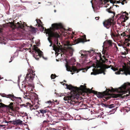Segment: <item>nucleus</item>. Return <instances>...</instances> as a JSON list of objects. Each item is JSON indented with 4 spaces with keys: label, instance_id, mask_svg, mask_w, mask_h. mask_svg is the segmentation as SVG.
Masks as SVG:
<instances>
[{
    "label": "nucleus",
    "instance_id": "1",
    "mask_svg": "<svg viewBox=\"0 0 130 130\" xmlns=\"http://www.w3.org/2000/svg\"><path fill=\"white\" fill-rule=\"evenodd\" d=\"M85 92L93 93L94 94L97 95L98 97L101 98L103 97L105 98L107 100L110 98L109 96L106 97L109 94L108 92L104 91L102 93L92 90L89 88H87L86 86L81 85L79 88L74 86V104L79 105L81 102V101L80 100L82 99L81 96L80 95H83Z\"/></svg>",
    "mask_w": 130,
    "mask_h": 130
},
{
    "label": "nucleus",
    "instance_id": "2",
    "mask_svg": "<svg viewBox=\"0 0 130 130\" xmlns=\"http://www.w3.org/2000/svg\"><path fill=\"white\" fill-rule=\"evenodd\" d=\"M63 27L61 23H54L52 25V27L49 29H44L45 32L48 34V41H51L53 39L54 41H61L62 38V35L66 36L68 33Z\"/></svg>",
    "mask_w": 130,
    "mask_h": 130
},
{
    "label": "nucleus",
    "instance_id": "3",
    "mask_svg": "<svg viewBox=\"0 0 130 130\" xmlns=\"http://www.w3.org/2000/svg\"><path fill=\"white\" fill-rule=\"evenodd\" d=\"M104 59H102L101 57V55L100 54L99 56V57L100 58V60L102 61V62H101L100 60H96V67L97 68H100V69L99 70V71H101V73H103L104 74H105L104 72L105 71L106 69L111 67V69L115 71V68L111 65L110 66L107 65L106 64H104V63H105L107 61V59L106 58L105 56H103Z\"/></svg>",
    "mask_w": 130,
    "mask_h": 130
},
{
    "label": "nucleus",
    "instance_id": "4",
    "mask_svg": "<svg viewBox=\"0 0 130 130\" xmlns=\"http://www.w3.org/2000/svg\"><path fill=\"white\" fill-rule=\"evenodd\" d=\"M63 85H65L66 86L67 89H69L71 91L70 93L69 92L68 96H65L63 99L65 101H68V102L70 105L73 104V101L72 100L73 99V86L71 85H68L67 84L64 83Z\"/></svg>",
    "mask_w": 130,
    "mask_h": 130
},
{
    "label": "nucleus",
    "instance_id": "5",
    "mask_svg": "<svg viewBox=\"0 0 130 130\" xmlns=\"http://www.w3.org/2000/svg\"><path fill=\"white\" fill-rule=\"evenodd\" d=\"M32 52L33 54V56L37 60H38L39 58L41 57L45 60L47 59V58H44L43 56V52L41 51L36 45H34L32 47Z\"/></svg>",
    "mask_w": 130,
    "mask_h": 130
},
{
    "label": "nucleus",
    "instance_id": "6",
    "mask_svg": "<svg viewBox=\"0 0 130 130\" xmlns=\"http://www.w3.org/2000/svg\"><path fill=\"white\" fill-rule=\"evenodd\" d=\"M21 22V21H20V23L18 22L17 24H15V23L13 22H10V26L13 30L16 28L23 29L25 26H27V25L26 23L25 24V22Z\"/></svg>",
    "mask_w": 130,
    "mask_h": 130
},
{
    "label": "nucleus",
    "instance_id": "7",
    "mask_svg": "<svg viewBox=\"0 0 130 130\" xmlns=\"http://www.w3.org/2000/svg\"><path fill=\"white\" fill-rule=\"evenodd\" d=\"M119 89L120 90L119 92L122 93V94H125L127 93L130 94V84L129 83L127 85L125 84L120 87Z\"/></svg>",
    "mask_w": 130,
    "mask_h": 130
},
{
    "label": "nucleus",
    "instance_id": "8",
    "mask_svg": "<svg viewBox=\"0 0 130 130\" xmlns=\"http://www.w3.org/2000/svg\"><path fill=\"white\" fill-rule=\"evenodd\" d=\"M117 74H124L126 75H130V68L124 66H122V68H120L119 71L117 72Z\"/></svg>",
    "mask_w": 130,
    "mask_h": 130
},
{
    "label": "nucleus",
    "instance_id": "9",
    "mask_svg": "<svg viewBox=\"0 0 130 130\" xmlns=\"http://www.w3.org/2000/svg\"><path fill=\"white\" fill-rule=\"evenodd\" d=\"M28 72L29 73L27 74L25 79L26 81L31 82L35 75V74L33 70H32L31 69H29L28 70Z\"/></svg>",
    "mask_w": 130,
    "mask_h": 130
},
{
    "label": "nucleus",
    "instance_id": "10",
    "mask_svg": "<svg viewBox=\"0 0 130 130\" xmlns=\"http://www.w3.org/2000/svg\"><path fill=\"white\" fill-rule=\"evenodd\" d=\"M67 70L68 71H70L72 75L73 74V60L71 59L67 62L66 65Z\"/></svg>",
    "mask_w": 130,
    "mask_h": 130
},
{
    "label": "nucleus",
    "instance_id": "11",
    "mask_svg": "<svg viewBox=\"0 0 130 130\" xmlns=\"http://www.w3.org/2000/svg\"><path fill=\"white\" fill-rule=\"evenodd\" d=\"M103 24L104 27L107 29H109L110 27H111V31L112 28L114 29L117 28L116 26L113 24L112 22L109 21L103 22Z\"/></svg>",
    "mask_w": 130,
    "mask_h": 130
},
{
    "label": "nucleus",
    "instance_id": "12",
    "mask_svg": "<svg viewBox=\"0 0 130 130\" xmlns=\"http://www.w3.org/2000/svg\"><path fill=\"white\" fill-rule=\"evenodd\" d=\"M106 0H98L96 1L95 3V9L97 10L100 9V8L103 6V2Z\"/></svg>",
    "mask_w": 130,
    "mask_h": 130
},
{
    "label": "nucleus",
    "instance_id": "13",
    "mask_svg": "<svg viewBox=\"0 0 130 130\" xmlns=\"http://www.w3.org/2000/svg\"><path fill=\"white\" fill-rule=\"evenodd\" d=\"M122 14L121 15L120 14H119V16L120 15V19H122L123 20L122 21L124 22H125L128 19L127 17L128 14V13H127L126 11L124 12H121Z\"/></svg>",
    "mask_w": 130,
    "mask_h": 130
},
{
    "label": "nucleus",
    "instance_id": "14",
    "mask_svg": "<svg viewBox=\"0 0 130 130\" xmlns=\"http://www.w3.org/2000/svg\"><path fill=\"white\" fill-rule=\"evenodd\" d=\"M90 67H87L86 68H82L81 69H78L75 67V66H74V74L76 72V73H77L79 71L81 70H84L85 71H87V70L90 68Z\"/></svg>",
    "mask_w": 130,
    "mask_h": 130
},
{
    "label": "nucleus",
    "instance_id": "15",
    "mask_svg": "<svg viewBox=\"0 0 130 130\" xmlns=\"http://www.w3.org/2000/svg\"><path fill=\"white\" fill-rule=\"evenodd\" d=\"M13 103L12 102L9 105H6L3 104L2 103H0V108H1L2 107H3L4 106H6L7 107L10 109L11 110L13 109Z\"/></svg>",
    "mask_w": 130,
    "mask_h": 130
},
{
    "label": "nucleus",
    "instance_id": "16",
    "mask_svg": "<svg viewBox=\"0 0 130 130\" xmlns=\"http://www.w3.org/2000/svg\"><path fill=\"white\" fill-rule=\"evenodd\" d=\"M43 120V122L42 126L43 127H47L49 126V124L48 123L49 121H48L47 120L45 119L44 117H43L42 118Z\"/></svg>",
    "mask_w": 130,
    "mask_h": 130
},
{
    "label": "nucleus",
    "instance_id": "17",
    "mask_svg": "<svg viewBox=\"0 0 130 130\" xmlns=\"http://www.w3.org/2000/svg\"><path fill=\"white\" fill-rule=\"evenodd\" d=\"M23 121L20 119H16L14 120L13 122V123H14L13 124L17 125H22L23 124Z\"/></svg>",
    "mask_w": 130,
    "mask_h": 130
},
{
    "label": "nucleus",
    "instance_id": "18",
    "mask_svg": "<svg viewBox=\"0 0 130 130\" xmlns=\"http://www.w3.org/2000/svg\"><path fill=\"white\" fill-rule=\"evenodd\" d=\"M40 112H39L38 113H41L42 114V116H44V114H45L46 115H47V113L49 112V111L48 110L45 109H41L39 110Z\"/></svg>",
    "mask_w": 130,
    "mask_h": 130
},
{
    "label": "nucleus",
    "instance_id": "19",
    "mask_svg": "<svg viewBox=\"0 0 130 130\" xmlns=\"http://www.w3.org/2000/svg\"><path fill=\"white\" fill-rule=\"evenodd\" d=\"M112 41H105L103 43L104 45L107 47H110L112 46Z\"/></svg>",
    "mask_w": 130,
    "mask_h": 130
},
{
    "label": "nucleus",
    "instance_id": "20",
    "mask_svg": "<svg viewBox=\"0 0 130 130\" xmlns=\"http://www.w3.org/2000/svg\"><path fill=\"white\" fill-rule=\"evenodd\" d=\"M79 37L80 38L79 40L75 41H90V39L86 40V35L84 34H83V36L80 37Z\"/></svg>",
    "mask_w": 130,
    "mask_h": 130
},
{
    "label": "nucleus",
    "instance_id": "21",
    "mask_svg": "<svg viewBox=\"0 0 130 130\" xmlns=\"http://www.w3.org/2000/svg\"><path fill=\"white\" fill-rule=\"evenodd\" d=\"M99 70L100 69H98L97 70H96L95 69H93V72L91 73V74L95 75L99 73H101V71H99Z\"/></svg>",
    "mask_w": 130,
    "mask_h": 130
},
{
    "label": "nucleus",
    "instance_id": "22",
    "mask_svg": "<svg viewBox=\"0 0 130 130\" xmlns=\"http://www.w3.org/2000/svg\"><path fill=\"white\" fill-rule=\"evenodd\" d=\"M3 97H4L7 98H9L11 99L12 100V99H14V95L13 94H9L8 95L5 94Z\"/></svg>",
    "mask_w": 130,
    "mask_h": 130
},
{
    "label": "nucleus",
    "instance_id": "23",
    "mask_svg": "<svg viewBox=\"0 0 130 130\" xmlns=\"http://www.w3.org/2000/svg\"><path fill=\"white\" fill-rule=\"evenodd\" d=\"M14 100H15L17 102H18V103H21L22 101L21 98L15 96V97H14Z\"/></svg>",
    "mask_w": 130,
    "mask_h": 130
},
{
    "label": "nucleus",
    "instance_id": "24",
    "mask_svg": "<svg viewBox=\"0 0 130 130\" xmlns=\"http://www.w3.org/2000/svg\"><path fill=\"white\" fill-rule=\"evenodd\" d=\"M32 87L33 85L29 83H28L27 84H26L24 86V87H25V88H26L27 89L28 88H32Z\"/></svg>",
    "mask_w": 130,
    "mask_h": 130
},
{
    "label": "nucleus",
    "instance_id": "25",
    "mask_svg": "<svg viewBox=\"0 0 130 130\" xmlns=\"http://www.w3.org/2000/svg\"><path fill=\"white\" fill-rule=\"evenodd\" d=\"M127 3V1L126 0H121V1L120 2H119V1H117L116 2V4L121 3L122 5H124L125 3L126 4Z\"/></svg>",
    "mask_w": 130,
    "mask_h": 130
},
{
    "label": "nucleus",
    "instance_id": "26",
    "mask_svg": "<svg viewBox=\"0 0 130 130\" xmlns=\"http://www.w3.org/2000/svg\"><path fill=\"white\" fill-rule=\"evenodd\" d=\"M36 21H37V24H38V26L39 27H40V26H41V25H42V22L41 21L40 19H36Z\"/></svg>",
    "mask_w": 130,
    "mask_h": 130
},
{
    "label": "nucleus",
    "instance_id": "27",
    "mask_svg": "<svg viewBox=\"0 0 130 130\" xmlns=\"http://www.w3.org/2000/svg\"><path fill=\"white\" fill-rule=\"evenodd\" d=\"M29 30L32 32L35 33L36 32L35 28L32 26H30L29 27Z\"/></svg>",
    "mask_w": 130,
    "mask_h": 130
},
{
    "label": "nucleus",
    "instance_id": "28",
    "mask_svg": "<svg viewBox=\"0 0 130 130\" xmlns=\"http://www.w3.org/2000/svg\"><path fill=\"white\" fill-rule=\"evenodd\" d=\"M25 46L26 47H28L29 48H30L32 46V45L31 43H30V42L29 41L28 42H26V43L25 44Z\"/></svg>",
    "mask_w": 130,
    "mask_h": 130
},
{
    "label": "nucleus",
    "instance_id": "29",
    "mask_svg": "<svg viewBox=\"0 0 130 130\" xmlns=\"http://www.w3.org/2000/svg\"><path fill=\"white\" fill-rule=\"evenodd\" d=\"M77 32H75V31H74V39H74V40H79L80 39V38H79V37H81V36H83V35L82 36H79V37L77 39H76V37H75V36H74L76 35V34H77Z\"/></svg>",
    "mask_w": 130,
    "mask_h": 130
},
{
    "label": "nucleus",
    "instance_id": "30",
    "mask_svg": "<svg viewBox=\"0 0 130 130\" xmlns=\"http://www.w3.org/2000/svg\"><path fill=\"white\" fill-rule=\"evenodd\" d=\"M106 11L109 13H113V14H115V13L110 10V9L107 8L106 9Z\"/></svg>",
    "mask_w": 130,
    "mask_h": 130
},
{
    "label": "nucleus",
    "instance_id": "31",
    "mask_svg": "<svg viewBox=\"0 0 130 130\" xmlns=\"http://www.w3.org/2000/svg\"><path fill=\"white\" fill-rule=\"evenodd\" d=\"M47 118L46 119L48 121H49V122H52L53 120V119L52 118L50 117H49L48 115H47Z\"/></svg>",
    "mask_w": 130,
    "mask_h": 130
},
{
    "label": "nucleus",
    "instance_id": "32",
    "mask_svg": "<svg viewBox=\"0 0 130 130\" xmlns=\"http://www.w3.org/2000/svg\"><path fill=\"white\" fill-rule=\"evenodd\" d=\"M55 43H56L57 46L59 48H60V47H61L62 46L61 45H60V42L58 43V41H55Z\"/></svg>",
    "mask_w": 130,
    "mask_h": 130
},
{
    "label": "nucleus",
    "instance_id": "33",
    "mask_svg": "<svg viewBox=\"0 0 130 130\" xmlns=\"http://www.w3.org/2000/svg\"><path fill=\"white\" fill-rule=\"evenodd\" d=\"M81 56L82 57V58L83 57H84L85 58H86L87 56V54H81Z\"/></svg>",
    "mask_w": 130,
    "mask_h": 130
},
{
    "label": "nucleus",
    "instance_id": "34",
    "mask_svg": "<svg viewBox=\"0 0 130 130\" xmlns=\"http://www.w3.org/2000/svg\"><path fill=\"white\" fill-rule=\"evenodd\" d=\"M56 77V76L55 74H52L51 75V77L52 79H54Z\"/></svg>",
    "mask_w": 130,
    "mask_h": 130
},
{
    "label": "nucleus",
    "instance_id": "35",
    "mask_svg": "<svg viewBox=\"0 0 130 130\" xmlns=\"http://www.w3.org/2000/svg\"><path fill=\"white\" fill-rule=\"evenodd\" d=\"M121 96L120 94H115L114 95L113 97L114 98H117Z\"/></svg>",
    "mask_w": 130,
    "mask_h": 130
},
{
    "label": "nucleus",
    "instance_id": "36",
    "mask_svg": "<svg viewBox=\"0 0 130 130\" xmlns=\"http://www.w3.org/2000/svg\"><path fill=\"white\" fill-rule=\"evenodd\" d=\"M107 107L110 108H111L113 107H114V104H112L110 105H108Z\"/></svg>",
    "mask_w": 130,
    "mask_h": 130
},
{
    "label": "nucleus",
    "instance_id": "37",
    "mask_svg": "<svg viewBox=\"0 0 130 130\" xmlns=\"http://www.w3.org/2000/svg\"><path fill=\"white\" fill-rule=\"evenodd\" d=\"M80 119L79 116L78 115H77L75 117V120H79Z\"/></svg>",
    "mask_w": 130,
    "mask_h": 130
},
{
    "label": "nucleus",
    "instance_id": "38",
    "mask_svg": "<svg viewBox=\"0 0 130 130\" xmlns=\"http://www.w3.org/2000/svg\"><path fill=\"white\" fill-rule=\"evenodd\" d=\"M111 90L110 89H108L109 91L114 92L115 91V89L113 88L112 87H111Z\"/></svg>",
    "mask_w": 130,
    "mask_h": 130
},
{
    "label": "nucleus",
    "instance_id": "39",
    "mask_svg": "<svg viewBox=\"0 0 130 130\" xmlns=\"http://www.w3.org/2000/svg\"><path fill=\"white\" fill-rule=\"evenodd\" d=\"M40 27H41V28L40 29V31H44V27L42 25L40 26Z\"/></svg>",
    "mask_w": 130,
    "mask_h": 130
},
{
    "label": "nucleus",
    "instance_id": "40",
    "mask_svg": "<svg viewBox=\"0 0 130 130\" xmlns=\"http://www.w3.org/2000/svg\"><path fill=\"white\" fill-rule=\"evenodd\" d=\"M35 43L36 44V45L37 46H39V45L40 44V41H38L36 42V41H35Z\"/></svg>",
    "mask_w": 130,
    "mask_h": 130
},
{
    "label": "nucleus",
    "instance_id": "41",
    "mask_svg": "<svg viewBox=\"0 0 130 130\" xmlns=\"http://www.w3.org/2000/svg\"><path fill=\"white\" fill-rule=\"evenodd\" d=\"M39 106L38 105H36L33 108V109H37L39 108Z\"/></svg>",
    "mask_w": 130,
    "mask_h": 130
},
{
    "label": "nucleus",
    "instance_id": "42",
    "mask_svg": "<svg viewBox=\"0 0 130 130\" xmlns=\"http://www.w3.org/2000/svg\"><path fill=\"white\" fill-rule=\"evenodd\" d=\"M125 42H123V43H124V44H125V43H127V46H129V43H128V42L129 41H124Z\"/></svg>",
    "mask_w": 130,
    "mask_h": 130
},
{
    "label": "nucleus",
    "instance_id": "43",
    "mask_svg": "<svg viewBox=\"0 0 130 130\" xmlns=\"http://www.w3.org/2000/svg\"><path fill=\"white\" fill-rule=\"evenodd\" d=\"M66 30H67L68 31H67V32L68 33V35H66V36H69V35H70V33L69 32H68L69 31H70V29H69L68 30H66Z\"/></svg>",
    "mask_w": 130,
    "mask_h": 130
},
{
    "label": "nucleus",
    "instance_id": "44",
    "mask_svg": "<svg viewBox=\"0 0 130 130\" xmlns=\"http://www.w3.org/2000/svg\"><path fill=\"white\" fill-rule=\"evenodd\" d=\"M54 100H53V101H47V102L48 103H51V104H52V103H54Z\"/></svg>",
    "mask_w": 130,
    "mask_h": 130
},
{
    "label": "nucleus",
    "instance_id": "45",
    "mask_svg": "<svg viewBox=\"0 0 130 130\" xmlns=\"http://www.w3.org/2000/svg\"><path fill=\"white\" fill-rule=\"evenodd\" d=\"M14 121V120L11 121H8V123H9V124H10L11 123H12V124H13L14 123H13V122Z\"/></svg>",
    "mask_w": 130,
    "mask_h": 130
},
{
    "label": "nucleus",
    "instance_id": "46",
    "mask_svg": "<svg viewBox=\"0 0 130 130\" xmlns=\"http://www.w3.org/2000/svg\"><path fill=\"white\" fill-rule=\"evenodd\" d=\"M49 126H47V127L45 126V127H44V128H45V130H48V128Z\"/></svg>",
    "mask_w": 130,
    "mask_h": 130
},
{
    "label": "nucleus",
    "instance_id": "47",
    "mask_svg": "<svg viewBox=\"0 0 130 130\" xmlns=\"http://www.w3.org/2000/svg\"><path fill=\"white\" fill-rule=\"evenodd\" d=\"M121 55H125L126 54L125 52H121Z\"/></svg>",
    "mask_w": 130,
    "mask_h": 130
},
{
    "label": "nucleus",
    "instance_id": "48",
    "mask_svg": "<svg viewBox=\"0 0 130 130\" xmlns=\"http://www.w3.org/2000/svg\"><path fill=\"white\" fill-rule=\"evenodd\" d=\"M99 17H96L95 18V19L96 20H99Z\"/></svg>",
    "mask_w": 130,
    "mask_h": 130
},
{
    "label": "nucleus",
    "instance_id": "49",
    "mask_svg": "<svg viewBox=\"0 0 130 130\" xmlns=\"http://www.w3.org/2000/svg\"><path fill=\"white\" fill-rule=\"evenodd\" d=\"M20 106H23L24 107H26L27 106L26 105H25V104H23L22 105H20Z\"/></svg>",
    "mask_w": 130,
    "mask_h": 130
},
{
    "label": "nucleus",
    "instance_id": "50",
    "mask_svg": "<svg viewBox=\"0 0 130 130\" xmlns=\"http://www.w3.org/2000/svg\"><path fill=\"white\" fill-rule=\"evenodd\" d=\"M50 42V43H51V44L50 45V46H51L52 45V41H49Z\"/></svg>",
    "mask_w": 130,
    "mask_h": 130
},
{
    "label": "nucleus",
    "instance_id": "51",
    "mask_svg": "<svg viewBox=\"0 0 130 130\" xmlns=\"http://www.w3.org/2000/svg\"><path fill=\"white\" fill-rule=\"evenodd\" d=\"M103 105L105 107H107V105L106 104H103Z\"/></svg>",
    "mask_w": 130,
    "mask_h": 130
},
{
    "label": "nucleus",
    "instance_id": "52",
    "mask_svg": "<svg viewBox=\"0 0 130 130\" xmlns=\"http://www.w3.org/2000/svg\"><path fill=\"white\" fill-rule=\"evenodd\" d=\"M72 34H71V35L72 36V38H73V31L72 32Z\"/></svg>",
    "mask_w": 130,
    "mask_h": 130
},
{
    "label": "nucleus",
    "instance_id": "53",
    "mask_svg": "<svg viewBox=\"0 0 130 130\" xmlns=\"http://www.w3.org/2000/svg\"><path fill=\"white\" fill-rule=\"evenodd\" d=\"M90 2L91 3V4H92V1H90ZM92 8H93V9H94V8L93 7V6L92 5Z\"/></svg>",
    "mask_w": 130,
    "mask_h": 130
},
{
    "label": "nucleus",
    "instance_id": "54",
    "mask_svg": "<svg viewBox=\"0 0 130 130\" xmlns=\"http://www.w3.org/2000/svg\"><path fill=\"white\" fill-rule=\"evenodd\" d=\"M77 41V42H87V41ZM78 43H79V42Z\"/></svg>",
    "mask_w": 130,
    "mask_h": 130
},
{
    "label": "nucleus",
    "instance_id": "55",
    "mask_svg": "<svg viewBox=\"0 0 130 130\" xmlns=\"http://www.w3.org/2000/svg\"><path fill=\"white\" fill-rule=\"evenodd\" d=\"M48 130H51V128L48 127Z\"/></svg>",
    "mask_w": 130,
    "mask_h": 130
},
{
    "label": "nucleus",
    "instance_id": "56",
    "mask_svg": "<svg viewBox=\"0 0 130 130\" xmlns=\"http://www.w3.org/2000/svg\"><path fill=\"white\" fill-rule=\"evenodd\" d=\"M128 95H129V94H126V95H124V96H128Z\"/></svg>",
    "mask_w": 130,
    "mask_h": 130
},
{
    "label": "nucleus",
    "instance_id": "57",
    "mask_svg": "<svg viewBox=\"0 0 130 130\" xmlns=\"http://www.w3.org/2000/svg\"><path fill=\"white\" fill-rule=\"evenodd\" d=\"M5 123H8V121H6V120H5Z\"/></svg>",
    "mask_w": 130,
    "mask_h": 130
},
{
    "label": "nucleus",
    "instance_id": "58",
    "mask_svg": "<svg viewBox=\"0 0 130 130\" xmlns=\"http://www.w3.org/2000/svg\"><path fill=\"white\" fill-rule=\"evenodd\" d=\"M128 31L129 32V34H130V28L128 30Z\"/></svg>",
    "mask_w": 130,
    "mask_h": 130
},
{
    "label": "nucleus",
    "instance_id": "59",
    "mask_svg": "<svg viewBox=\"0 0 130 130\" xmlns=\"http://www.w3.org/2000/svg\"><path fill=\"white\" fill-rule=\"evenodd\" d=\"M112 8V7H110L109 8H108L110 9V10H111Z\"/></svg>",
    "mask_w": 130,
    "mask_h": 130
},
{
    "label": "nucleus",
    "instance_id": "60",
    "mask_svg": "<svg viewBox=\"0 0 130 130\" xmlns=\"http://www.w3.org/2000/svg\"><path fill=\"white\" fill-rule=\"evenodd\" d=\"M76 41H74V42H73V43H74V44H76L75 43V42Z\"/></svg>",
    "mask_w": 130,
    "mask_h": 130
},
{
    "label": "nucleus",
    "instance_id": "61",
    "mask_svg": "<svg viewBox=\"0 0 130 130\" xmlns=\"http://www.w3.org/2000/svg\"><path fill=\"white\" fill-rule=\"evenodd\" d=\"M115 6H116V7H119V6H118V5H115Z\"/></svg>",
    "mask_w": 130,
    "mask_h": 130
},
{
    "label": "nucleus",
    "instance_id": "62",
    "mask_svg": "<svg viewBox=\"0 0 130 130\" xmlns=\"http://www.w3.org/2000/svg\"><path fill=\"white\" fill-rule=\"evenodd\" d=\"M26 104H27V105H30V104L29 103H27Z\"/></svg>",
    "mask_w": 130,
    "mask_h": 130
},
{
    "label": "nucleus",
    "instance_id": "63",
    "mask_svg": "<svg viewBox=\"0 0 130 130\" xmlns=\"http://www.w3.org/2000/svg\"><path fill=\"white\" fill-rule=\"evenodd\" d=\"M55 45L54 44H53V47H55Z\"/></svg>",
    "mask_w": 130,
    "mask_h": 130
},
{
    "label": "nucleus",
    "instance_id": "64",
    "mask_svg": "<svg viewBox=\"0 0 130 130\" xmlns=\"http://www.w3.org/2000/svg\"><path fill=\"white\" fill-rule=\"evenodd\" d=\"M73 60H74V62L75 61V60L74 59Z\"/></svg>",
    "mask_w": 130,
    "mask_h": 130
}]
</instances>
